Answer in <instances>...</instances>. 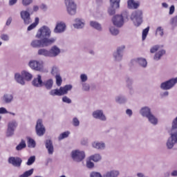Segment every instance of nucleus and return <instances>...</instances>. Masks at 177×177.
I'll use <instances>...</instances> for the list:
<instances>
[{
	"mask_svg": "<svg viewBox=\"0 0 177 177\" xmlns=\"http://www.w3.org/2000/svg\"><path fill=\"white\" fill-rule=\"evenodd\" d=\"M32 85L35 88H42L44 86V81H42V76L37 75V77H35L32 81Z\"/></svg>",
	"mask_w": 177,
	"mask_h": 177,
	"instance_id": "17",
	"label": "nucleus"
},
{
	"mask_svg": "<svg viewBox=\"0 0 177 177\" xmlns=\"http://www.w3.org/2000/svg\"><path fill=\"white\" fill-rule=\"evenodd\" d=\"M130 19L136 27H139L143 23V12L140 10H136L132 12Z\"/></svg>",
	"mask_w": 177,
	"mask_h": 177,
	"instance_id": "4",
	"label": "nucleus"
},
{
	"mask_svg": "<svg viewBox=\"0 0 177 177\" xmlns=\"http://www.w3.org/2000/svg\"><path fill=\"white\" fill-rule=\"evenodd\" d=\"M8 128H9L10 129H13L15 131V129L17 128V122H16V120H12L8 124Z\"/></svg>",
	"mask_w": 177,
	"mask_h": 177,
	"instance_id": "40",
	"label": "nucleus"
},
{
	"mask_svg": "<svg viewBox=\"0 0 177 177\" xmlns=\"http://www.w3.org/2000/svg\"><path fill=\"white\" fill-rule=\"evenodd\" d=\"M90 177H103L100 172L93 171L90 174Z\"/></svg>",
	"mask_w": 177,
	"mask_h": 177,
	"instance_id": "55",
	"label": "nucleus"
},
{
	"mask_svg": "<svg viewBox=\"0 0 177 177\" xmlns=\"http://www.w3.org/2000/svg\"><path fill=\"white\" fill-rule=\"evenodd\" d=\"M136 63L140 64L141 67H147V61H146V59L145 58H138L136 60Z\"/></svg>",
	"mask_w": 177,
	"mask_h": 177,
	"instance_id": "36",
	"label": "nucleus"
},
{
	"mask_svg": "<svg viewBox=\"0 0 177 177\" xmlns=\"http://www.w3.org/2000/svg\"><path fill=\"white\" fill-rule=\"evenodd\" d=\"M115 102L120 104H122V103H125L127 102V97L119 95L115 97Z\"/></svg>",
	"mask_w": 177,
	"mask_h": 177,
	"instance_id": "39",
	"label": "nucleus"
},
{
	"mask_svg": "<svg viewBox=\"0 0 177 177\" xmlns=\"http://www.w3.org/2000/svg\"><path fill=\"white\" fill-rule=\"evenodd\" d=\"M151 113V110L147 106L142 107L140 111V114H141L142 117H146V118H147Z\"/></svg>",
	"mask_w": 177,
	"mask_h": 177,
	"instance_id": "25",
	"label": "nucleus"
},
{
	"mask_svg": "<svg viewBox=\"0 0 177 177\" xmlns=\"http://www.w3.org/2000/svg\"><path fill=\"white\" fill-rule=\"evenodd\" d=\"M55 44V39H34L30 43V46L32 48H46L47 46H50Z\"/></svg>",
	"mask_w": 177,
	"mask_h": 177,
	"instance_id": "2",
	"label": "nucleus"
},
{
	"mask_svg": "<svg viewBox=\"0 0 177 177\" xmlns=\"http://www.w3.org/2000/svg\"><path fill=\"white\" fill-rule=\"evenodd\" d=\"M39 56H44V57H49V50L46 48H40L37 51Z\"/></svg>",
	"mask_w": 177,
	"mask_h": 177,
	"instance_id": "30",
	"label": "nucleus"
},
{
	"mask_svg": "<svg viewBox=\"0 0 177 177\" xmlns=\"http://www.w3.org/2000/svg\"><path fill=\"white\" fill-rule=\"evenodd\" d=\"M93 118L96 120H100V121H106V118L103 112V110H96L93 112L92 114Z\"/></svg>",
	"mask_w": 177,
	"mask_h": 177,
	"instance_id": "16",
	"label": "nucleus"
},
{
	"mask_svg": "<svg viewBox=\"0 0 177 177\" xmlns=\"http://www.w3.org/2000/svg\"><path fill=\"white\" fill-rule=\"evenodd\" d=\"M110 32L112 35H118L120 34V30H118V29H117L114 26H111L109 28Z\"/></svg>",
	"mask_w": 177,
	"mask_h": 177,
	"instance_id": "44",
	"label": "nucleus"
},
{
	"mask_svg": "<svg viewBox=\"0 0 177 177\" xmlns=\"http://www.w3.org/2000/svg\"><path fill=\"white\" fill-rule=\"evenodd\" d=\"M21 75L26 81H31L32 80V75L28 71H24L21 72Z\"/></svg>",
	"mask_w": 177,
	"mask_h": 177,
	"instance_id": "34",
	"label": "nucleus"
},
{
	"mask_svg": "<svg viewBox=\"0 0 177 177\" xmlns=\"http://www.w3.org/2000/svg\"><path fill=\"white\" fill-rule=\"evenodd\" d=\"M73 89V85L66 84L63 87H60L59 89L55 88L53 89L49 92L50 96H63L68 93V91Z\"/></svg>",
	"mask_w": 177,
	"mask_h": 177,
	"instance_id": "3",
	"label": "nucleus"
},
{
	"mask_svg": "<svg viewBox=\"0 0 177 177\" xmlns=\"http://www.w3.org/2000/svg\"><path fill=\"white\" fill-rule=\"evenodd\" d=\"M165 50H160L155 54L153 59L156 61H158L160 59H161V57H162V56H164V55H165Z\"/></svg>",
	"mask_w": 177,
	"mask_h": 177,
	"instance_id": "32",
	"label": "nucleus"
},
{
	"mask_svg": "<svg viewBox=\"0 0 177 177\" xmlns=\"http://www.w3.org/2000/svg\"><path fill=\"white\" fill-rule=\"evenodd\" d=\"M51 74L52 75H55V77L56 75H60V74H59V68L53 66L51 70Z\"/></svg>",
	"mask_w": 177,
	"mask_h": 177,
	"instance_id": "50",
	"label": "nucleus"
},
{
	"mask_svg": "<svg viewBox=\"0 0 177 177\" xmlns=\"http://www.w3.org/2000/svg\"><path fill=\"white\" fill-rule=\"evenodd\" d=\"M3 103L6 104H10L13 102V95L9 93H5L1 97Z\"/></svg>",
	"mask_w": 177,
	"mask_h": 177,
	"instance_id": "22",
	"label": "nucleus"
},
{
	"mask_svg": "<svg viewBox=\"0 0 177 177\" xmlns=\"http://www.w3.org/2000/svg\"><path fill=\"white\" fill-rule=\"evenodd\" d=\"M43 86H44L48 91H50V89L53 88V80L48 79L43 82Z\"/></svg>",
	"mask_w": 177,
	"mask_h": 177,
	"instance_id": "26",
	"label": "nucleus"
},
{
	"mask_svg": "<svg viewBox=\"0 0 177 177\" xmlns=\"http://www.w3.org/2000/svg\"><path fill=\"white\" fill-rule=\"evenodd\" d=\"M71 157L73 161L81 162L85 158V152L80 150L72 151Z\"/></svg>",
	"mask_w": 177,
	"mask_h": 177,
	"instance_id": "9",
	"label": "nucleus"
},
{
	"mask_svg": "<svg viewBox=\"0 0 177 177\" xmlns=\"http://www.w3.org/2000/svg\"><path fill=\"white\" fill-rule=\"evenodd\" d=\"M126 86L129 90L130 95H133V80L129 77H125Z\"/></svg>",
	"mask_w": 177,
	"mask_h": 177,
	"instance_id": "20",
	"label": "nucleus"
},
{
	"mask_svg": "<svg viewBox=\"0 0 177 177\" xmlns=\"http://www.w3.org/2000/svg\"><path fill=\"white\" fill-rule=\"evenodd\" d=\"M44 145L48 154H53V151H55V147H53V142L52 141V140H46L44 142Z\"/></svg>",
	"mask_w": 177,
	"mask_h": 177,
	"instance_id": "18",
	"label": "nucleus"
},
{
	"mask_svg": "<svg viewBox=\"0 0 177 177\" xmlns=\"http://www.w3.org/2000/svg\"><path fill=\"white\" fill-rule=\"evenodd\" d=\"M55 79H56L57 86H61L62 83L63 82V80L62 79V76H60V75H57L55 76Z\"/></svg>",
	"mask_w": 177,
	"mask_h": 177,
	"instance_id": "47",
	"label": "nucleus"
},
{
	"mask_svg": "<svg viewBox=\"0 0 177 177\" xmlns=\"http://www.w3.org/2000/svg\"><path fill=\"white\" fill-rule=\"evenodd\" d=\"M75 24H73V27L75 28H84L85 26V21H84V19H81L80 18H77L75 19Z\"/></svg>",
	"mask_w": 177,
	"mask_h": 177,
	"instance_id": "23",
	"label": "nucleus"
},
{
	"mask_svg": "<svg viewBox=\"0 0 177 177\" xmlns=\"http://www.w3.org/2000/svg\"><path fill=\"white\" fill-rule=\"evenodd\" d=\"M50 34H52L50 28L46 26H44L39 29L36 35V38H38L39 39H54V42H56V38H49L50 37Z\"/></svg>",
	"mask_w": 177,
	"mask_h": 177,
	"instance_id": "1",
	"label": "nucleus"
},
{
	"mask_svg": "<svg viewBox=\"0 0 177 177\" xmlns=\"http://www.w3.org/2000/svg\"><path fill=\"white\" fill-rule=\"evenodd\" d=\"M0 38L2 39V41H8L9 39V35L6 34H2Z\"/></svg>",
	"mask_w": 177,
	"mask_h": 177,
	"instance_id": "61",
	"label": "nucleus"
},
{
	"mask_svg": "<svg viewBox=\"0 0 177 177\" xmlns=\"http://www.w3.org/2000/svg\"><path fill=\"white\" fill-rule=\"evenodd\" d=\"M120 2L121 0H110L111 6L113 8H120Z\"/></svg>",
	"mask_w": 177,
	"mask_h": 177,
	"instance_id": "43",
	"label": "nucleus"
},
{
	"mask_svg": "<svg viewBox=\"0 0 177 177\" xmlns=\"http://www.w3.org/2000/svg\"><path fill=\"white\" fill-rule=\"evenodd\" d=\"M62 102L64 103H67L68 104H71V99L68 98L67 96H64L62 97Z\"/></svg>",
	"mask_w": 177,
	"mask_h": 177,
	"instance_id": "57",
	"label": "nucleus"
},
{
	"mask_svg": "<svg viewBox=\"0 0 177 177\" xmlns=\"http://www.w3.org/2000/svg\"><path fill=\"white\" fill-rule=\"evenodd\" d=\"M81 145L83 146H86L88 145V138H83L81 140Z\"/></svg>",
	"mask_w": 177,
	"mask_h": 177,
	"instance_id": "63",
	"label": "nucleus"
},
{
	"mask_svg": "<svg viewBox=\"0 0 177 177\" xmlns=\"http://www.w3.org/2000/svg\"><path fill=\"white\" fill-rule=\"evenodd\" d=\"M29 66L32 70L35 71H41L42 68H44V65L42 62L37 61V60H32L29 62Z\"/></svg>",
	"mask_w": 177,
	"mask_h": 177,
	"instance_id": "13",
	"label": "nucleus"
},
{
	"mask_svg": "<svg viewBox=\"0 0 177 177\" xmlns=\"http://www.w3.org/2000/svg\"><path fill=\"white\" fill-rule=\"evenodd\" d=\"M115 9H118V8L113 7L111 6V7L108 9V13L110 16H113V15H115Z\"/></svg>",
	"mask_w": 177,
	"mask_h": 177,
	"instance_id": "48",
	"label": "nucleus"
},
{
	"mask_svg": "<svg viewBox=\"0 0 177 177\" xmlns=\"http://www.w3.org/2000/svg\"><path fill=\"white\" fill-rule=\"evenodd\" d=\"M70 135V132L65 131L59 135L58 137L59 140H63V139H66V138H68V136Z\"/></svg>",
	"mask_w": 177,
	"mask_h": 177,
	"instance_id": "45",
	"label": "nucleus"
},
{
	"mask_svg": "<svg viewBox=\"0 0 177 177\" xmlns=\"http://www.w3.org/2000/svg\"><path fill=\"white\" fill-rule=\"evenodd\" d=\"M39 24V18L36 17L35 19V22L28 27V31H31V30H34V28H35V27H37V26H38Z\"/></svg>",
	"mask_w": 177,
	"mask_h": 177,
	"instance_id": "37",
	"label": "nucleus"
},
{
	"mask_svg": "<svg viewBox=\"0 0 177 177\" xmlns=\"http://www.w3.org/2000/svg\"><path fill=\"white\" fill-rule=\"evenodd\" d=\"M177 84V77L171 78L165 82L161 83L160 88L162 91H169V89H172L175 86V84Z\"/></svg>",
	"mask_w": 177,
	"mask_h": 177,
	"instance_id": "8",
	"label": "nucleus"
},
{
	"mask_svg": "<svg viewBox=\"0 0 177 177\" xmlns=\"http://www.w3.org/2000/svg\"><path fill=\"white\" fill-rule=\"evenodd\" d=\"M34 174V169H30L28 171H25L23 174L20 175L19 177H28L31 176Z\"/></svg>",
	"mask_w": 177,
	"mask_h": 177,
	"instance_id": "41",
	"label": "nucleus"
},
{
	"mask_svg": "<svg viewBox=\"0 0 177 177\" xmlns=\"http://www.w3.org/2000/svg\"><path fill=\"white\" fill-rule=\"evenodd\" d=\"M32 13L33 12L31 11L30 8H26V10L20 12L21 19H23L24 24H25V26H28V24H30V23L32 22V20L31 19V15H32Z\"/></svg>",
	"mask_w": 177,
	"mask_h": 177,
	"instance_id": "5",
	"label": "nucleus"
},
{
	"mask_svg": "<svg viewBox=\"0 0 177 177\" xmlns=\"http://www.w3.org/2000/svg\"><path fill=\"white\" fill-rule=\"evenodd\" d=\"M124 49H125V46H122L118 47L116 51L113 53V57L116 62H121L122 60Z\"/></svg>",
	"mask_w": 177,
	"mask_h": 177,
	"instance_id": "14",
	"label": "nucleus"
},
{
	"mask_svg": "<svg viewBox=\"0 0 177 177\" xmlns=\"http://www.w3.org/2000/svg\"><path fill=\"white\" fill-rule=\"evenodd\" d=\"M127 5L129 9H138L139 8V2H135V0H128Z\"/></svg>",
	"mask_w": 177,
	"mask_h": 177,
	"instance_id": "27",
	"label": "nucleus"
},
{
	"mask_svg": "<svg viewBox=\"0 0 177 177\" xmlns=\"http://www.w3.org/2000/svg\"><path fill=\"white\" fill-rule=\"evenodd\" d=\"M35 131L37 136H44V135H45L46 129L45 126H44V124L42 123V120L39 119L37 121Z\"/></svg>",
	"mask_w": 177,
	"mask_h": 177,
	"instance_id": "10",
	"label": "nucleus"
},
{
	"mask_svg": "<svg viewBox=\"0 0 177 177\" xmlns=\"http://www.w3.org/2000/svg\"><path fill=\"white\" fill-rule=\"evenodd\" d=\"M14 135H15V130L12 129H9V127H8L7 131H6L7 138H10V136H13Z\"/></svg>",
	"mask_w": 177,
	"mask_h": 177,
	"instance_id": "51",
	"label": "nucleus"
},
{
	"mask_svg": "<svg viewBox=\"0 0 177 177\" xmlns=\"http://www.w3.org/2000/svg\"><path fill=\"white\" fill-rule=\"evenodd\" d=\"M170 23L172 26H177V15L171 19Z\"/></svg>",
	"mask_w": 177,
	"mask_h": 177,
	"instance_id": "60",
	"label": "nucleus"
},
{
	"mask_svg": "<svg viewBox=\"0 0 177 177\" xmlns=\"http://www.w3.org/2000/svg\"><path fill=\"white\" fill-rule=\"evenodd\" d=\"M90 160L94 161V162H99L102 160V156L99 153H95L90 156Z\"/></svg>",
	"mask_w": 177,
	"mask_h": 177,
	"instance_id": "35",
	"label": "nucleus"
},
{
	"mask_svg": "<svg viewBox=\"0 0 177 177\" xmlns=\"http://www.w3.org/2000/svg\"><path fill=\"white\" fill-rule=\"evenodd\" d=\"M156 34H158L160 35V37H162L164 35V29L161 28V26H159L156 29Z\"/></svg>",
	"mask_w": 177,
	"mask_h": 177,
	"instance_id": "53",
	"label": "nucleus"
},
{
	"mask_svg": "<svg viewBox=\"0 0 177 177\" xmlns=\"http://www.w3.org/2000/svg\"><path fill=\"white\" fill-rule=\"evenodd\" d=\"M36 145L37 144L35 143V140H34V139H32L30 137H28V146L29 147L34 148V147H35Z\"/></svg>",
	"mask_w": 177,
	"mask_h": 177,
	"instance_id": "42",
	"label": "nucleus"
},
{
	"mask_svg": "<svg viewBox=\"0 0 177 177\" xmlns=\"http://www.w3.org/2000/svg\"><path fill=\"white\" fill-rule=\"evenodd\" d=\"M32 3V0H22V5L24 6H29Z\"/></svg>",
	"mask_w": 177,
	"mask_h": 177,
	"instance_id": "54",
	"label": "nucleus"
},
{
	"mask_svg": "<svg viewBox=\"0 0 177 177\" xmlns=\"http://www.w3.org/2000/svg\"><path fill=\"white\" fill-rule=\"evenodd\" d=\"M92 147L96 149V150H104L106 149V143L103 141H94L92 142Z\"/></svg>",
	"mask_w": 177,
	"mask_h": 177,
	"instance_id": "21",
	"label": "nucleus"
},
{
	"mask_svg": "<svg viewBox=\"0 0 177 177\" xmlns=\"http://www.w3.org/2000/svg\"><path fill=\"white\" fill-rule=\"evenodd\" d=\"M124 19H128V12H123L122 15H115L112 18V22L113 26L119 28H120L122 26H124Z\"/></svg>",
	"mask_w": 177,
	"mask_h": 177,
	"instance_id": "6",
	"label": "nucleus"
},
{
	"mask_svg": "<svg viewBox=\"0 0 177 177\" xmlns=\"http://www.w3.org/2000/svg\"><path fill=\"white\" fill-rule=\"evenodd\" d=\"M21 162L23 160L20 157L11 156L8 158V164H11L12 167L20 168L21 167Z\"/></svg>",
	"mask_w": 177,
	"mask_h": 177,
	"instance_id": "11",
	"label": "nucleus"
},
{
	"mask_svg": "<svg viewBox=\"0 0 177 177\" xmlns=\"http://www.w3.org/2000/svg\"><path fill=\"white\" fill-rule=\"evenodd\" d=\"M91 89V86L88 83H83L82 84V91L84 92H89Z\"/></svg>",
	"mask_w": 177,
	"mask_h": 177,
	"instance_id": "49",
	"label": "nucleus"
},
{
	"mask_svg": "<svg viewBox=\"0 0 177 177\" xmlns=\"http://www.w3.org/2000/svg\"><path fill=\"white\" fill-rule=\"evenodd\" d=\"M26 147H27L26 141L24 140H21V142L16 147V150L20 151V150H23V149H26Z\"/></svg>",
	"mask_w": 177,
	"mask_h": 177,
	"instance_id": "38",
	"label": "nucleus"
},
{
	"mask_svg": "<svg viewBox=\"0 0 177 177\" xmlns=\"http://www.w3.org/2000/svg\"><path fill=\"white\" fill-rule=\"evenodd\" d=\"M90 26L93 28L97 30V31H102V25H100V24L98 22L91 21H90Z\"/></svg>",
	"mask_w": 177,
	"mask_h": 177,
	"instance_id": "33",
	"label": "nucleus"
},
{
	"mask_svg": "<svg viewBox=\"0 0 177 177\" xmlns=\"http://www.w3.org/2000/svg\"><path fill=\"white\" fill-rule=\"evenodd\" d=\"M80 80L82 82H86V81H88V76H86L85 74H82L80 75Z\"/></svg>",
	"mask_w": 177,
	"mask_h": 177,
	"instance_id": "59",
	"label": "nucleus"
},
{
	"mask_svg": "<svg viewBox=\"0 0 177 177\" xmlns=\"http://www.w3.org/2000/svg\"><path fill=\"white\" fill-rule=\"evenodd\" d=\"M120 175V171L116 170H112L107 171L106 174H104V177H118Z\"/></svg>",
	"mask_w": 177,
	"mask_h": 177,
	"instance_id": "29",
	"label": "nucleus"
},
{
	"mask_svg": "<svg viewBox=\"0 0 177 177\" xmlns=\"http://www.w3.org/2000/svg\"><path fill=\"white\" fill-rule=\"evenodd\" d=\"M49 52V57H56V56H59L60 55V48L57 47V46H53L51 47Z\"/></svg>",
	"mask_w": 177,
	"mask_h": 177,
	"instance_id": "19",
	"label": "nucleus"
},
{
	"mask_svg": "<svg viewBox=\"0 0 177 177\" xmlns=\"http://www.w3.org/2000/svg\"><path fill=\"white\" fill-rule=\"evenodd\" d=\"M65 5L68 15L74 16L77 14V4L74 0H65Z\"/></svg>",
	"mask_w": 177,
	"mask_h": 177,
	"instance_id": "7",
	"label": "nucleus"
},
{
	"mask_svg": "<svg viewBox=\"0 0 177 177\" xmlns=\"http://www.w3.org/2000/svg\"><path fill=\"white\" fill-rule=\"evenodd\" d=\"M15 80L17 84H19L20 85H26V80L24 77H23V75H21L20 73H15Z\"/></svg>",
	"mask_w": 177,
	"mask_h": 177,
	"instance_id": "24",
	"label": "nucleus"
},
{
	"mask_svg": "<svg viewBox=\"0 0 177 177\" xmlns=\"http://www.w3.org/2000/svg\"><path fill=\"white\" fill-rule=\"evenodd\" d=\"M86 167L87 168H93V167H95V164L91 161H88L86 162Z\"/></svg>",
	"mask_w": 177,
	"mask_h": 177,
	"instance_id": "62",
	"label": "nucleus"
},
{
	"mask_svg": "<svg viewBox=\"0 0 177 177\" xmlns=\"http://www.w3.org/2000/svg\"><path fill=\"white\" fill-rule=\"evenodd\" d=\"M66 23L63 21L57 22L53 30V32L55 34H62L66 31Z\"/></svg>",
	"mask_w": 177,
	"mask_h": 177,
	"instance_id": "15",
	"label": "nucleus"
},
{
	"mask_svg": "<svg viewBox=\"0 0 177 177\" xmlns=\"http://www.w3.org/2000/svg\"><path fill=\"white\" fill-rule=\"evenodd\" d=\"M147 118L153 125H157L158 123V120L156 116H154V115H153V113H151Z\"/></svg>",
	"mask_w": 177,
	"mask_h": 177,
	"instance_id": "31",
	"label": "nucleus"
},
{
	"mask_svg": "<svg viewBox=\"0 0 177 177\" xmlns=\"http://www.w3.org/2000/svg\"><path fill=\"white\" fill-rule=\"evenodd\" d=\"M150 30V27H147L145 29H144L142 30V41H145V39H146L147 37V34H149V31Z\"/></svg>",
	"mask_w": 177,
	"mask_h": 177,
	"instance_id": "46",
	"label": "nucleus"
},
{
	"mask_svg": "<svg viewBox=\"0 0 177 177\" xmlns=\"http://www.w3.org/2000/svg\"><path fill=\"white\" fill-rule=\"evenodd\" d=\"M177 132V117L173 120L171 124V129L169 131V133L171 136H172V133H176Z\"/></svg>",
	"mask_w": 177,
	"mask_h": 177,
	"instance_id": "28",
	"label": "nucleus"
},
{
	"mask_svg": "<svg viewBox=\"0 0 177 177\" xmlns=\"http://www.w3.org/2000/svg\"><path fill=\"white\" fill-rule=\"evenodd\" d=\"M34 162H35V156H32L28 159V162H26V164L27 165H32Z\"/></svg>",
	"mask_w": 177,
	"mask_h": 177,
	"instance_id": "52",
	"label": "nucleus"
},
{
	"mask_svg": "<svg viewBox=\"0 0 177 177\" xmlns=\"http://www.w3.org/2000/svg\"><path fill=\"white\" fill-rule=\"evenodd\" d=\"M73 127H80V120L77 118L73 119Z\"/></svg>",
	"mask_w": 177,
	"mask_h": 177,
	"instance_id": "58",
	"label": "nucleus"
},
{
	"mask_svg": "<svg viewBox=\"0 0 177 177\" xmlns=\"http://www.w3.org/2000/svg\"><path fill=\"white\" fill-rule=\"evenodd\" d=\"M177 143V131L176 133H174L170 136V137L168 138L167 142V147L169 149H171L176 145Z\"/></svg>",
	"mask_w": 177,
	"mask_h": 177,
	"instance_id": "12",
	"label": "nucleus"
},
{
	"mask_svg": "<svg viewBox=\"0 0 177 177\" xmlns=\"http://www.w3.org/2000/svg\"><path fill=\"white\" fill-rule=\"evenodd\" d=\"M8 113L9 112L5 108L3 107L0 108V114H8Z\"/></svg>",
	"mask_w": 177,
	"mask_h": 177,
	"instance_id": "64",
	"label": "nucleus"
},
{
	"mask_svg": "<svg viewBox=\"0 0 177 177\" xmlns=\"http://www.w3.org/2000/svg\"><path fill=\"white\" fill-rule=\"evenodd\" d=\"M158 49H160V46L156 45V46H153L150 49V52H151V53H156V52H157V50H158Z\"/></svg>",
	"mask_w": 177,
	"mask_h": 177,
	"instance_id": "56",
	"label": "nucleus"
}]
</instances>
